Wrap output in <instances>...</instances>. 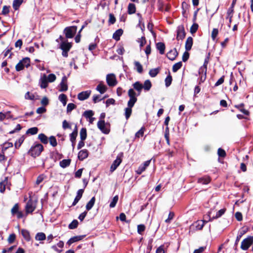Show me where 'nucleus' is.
<instances>
[{
	"mask_svg": "<svg viewBox=\"0 0 253 253\" xmlns=\"http://www.w3.org/2000/svg\"><path fill=\"white\" fill-rule=\"evenodd\" d=\"M132 86L134 89L138 92L137 95H139L142 89H143V84L139 82H136L132 84Z\"/></svg>",
	"mask_w": 253,
	"mask_h": 253,
	"instance_id": "obj_22",
	"label": "nucleus"
},
{
	"mask_svg": "<svg viewBox=\"0 0 253 253\" xmlns=\"http://www.w3.org/2000/svg\"><path fill=\"white\" fill-rule=\"evenodd\" d=\"M59 100L62 103L63 106H65L67 103V97L65 94H61L58 97Z\"/></svg>",
	"mask_w": 253,
	"mask_h": 253,
	"instance_id": "obj_43",
	"label": "nucleus"
},
{
	"mask_svg": "<svg viewBox=\"0 0 253 253\" xmlns=\"http://www.w3.org/2000/svg\"><path fill=\"white\" fill-rule=\"evenodd\" d=\"M79 222L77 220H74L69 225V228L71 229H74L77 227Z\"/></svg>",
	"mask_w": 253,
	"mask_h": 253,
	"instance_id": "obj_51",
	"label": "nucleus"
},
{
	"mask_svg": "<svg viewBox=\"0 0 253 253\" xmlns=\"http://www.w3.org/2000/svg\"><path fill=\"white\" fill-rule=\"evenodd\" d=\"M115 22L116 18L115 17L114 15L113 14L110 13L109 14V19L108 21L109 24H114L115 23Z\"/></svg>",
	"mask_w": 253,
	"mask_h": 253,
	"instance_id": "obj_62",
	"label": "nucleus"
},
{
	"mask_svg": "<svg viewBox=\"0 0 253 253\" xmlns=\"http://www.w3.org/2000/svg\"><path fill=\"white\" fill-rule=\"evenodd\" d=\"M84 237L85 235L74 236L70 238L67 242V244L70 246L72 244L82 240Z\"/></svg>",
	"mask_w": 253,
	"mask_h": 253,
	"instance_id": "obj_20",
	"label": "nucleus"
},
{
	"mask_svg": "<svg viewBox=\"0 0 253 253\" xmlns=\"http://www.w3.org/2000/svg\"><path fill=\"white\" fill-rule=\"evenodd\" d=\"M177 55L178 52L175 48L173 50H170L167 54V57L170 60H174Z\"/></svg>",
	"mask_w": 253,
	"mask_h": 253,
	"instance_id": "obj_15",
	"label": "nucleus"
},
{
	"mask_svg": "<svg viewBox=\"0 0 253 253\" xmlns=\"http://www.w3.org/2000/svg\"><path fill=\"white\" fill-rule=\"evenodd\" d=\"M123 157V153H120L117 157L116 159L114 161L113 164L110 167V171L113 172L121 164L122 162V158Z\"/></svg>",
	"mask_w": 253,
	"mask_h": 253,
	"instance_id": "obj_8",
	"label": "nucleus"
},
{
	"mask_svg": "<svg viewBox=\"0 0 253 253\" xmlns=\"http://www.w3.org/2000/svg\"><path fill=\"white\" fill-rule=\"evenodd\" d=\"M185 35L186 33L183 25L178 26L176 30V40L178 41L182 40L185 37Z\"/></svg>",
	"mask_w": 253,
	"mask_h": 253,
	"instance_id": "obj_9",
	"label": "nucleus"
},
{
	"mask_svg": "<svg viewBox=\"0 0 253 253\" xmlns=\"http://www.w3.org/2000/svg\"><path fill=\"white\" fill-rule=\"evenodd\" d=\"M84 191V189H79L77 191V195L72 203L73 206L76 205V204L78 203V202L81 199V198L82 197Z\"/></svg>",
	"mask_w": 253,
	"mask_h": 253,
	"instance_id": "obj_18",
	"label": "nucleus"
},
{
	"mask_svg": "<svg viewBox=\"0 0 253 253\" xmlns=\"http://www.w3.org/2000/svg\"><path fill=\"white\" fill-rule=\"evenodd\" d=\"M97 127L103 133L108 134L110 132V125L106 123L103 120L98 122Z\"/></svg>",
	"mask_w": 253,
	"mask_h": 253,
	"instance_id": "obj_6",
	"label": "nucleus"
},
{
	"mask_svg": "<svg viewBox=\"0 0 253 253\" xmlns=\"http://www.w3.org/2000/svg\"><path fill=\"white\" fill-rule=\"evenodd\" d=\"M77 27L75 26L67 27L64 30V33L67 39H71L74 37L77 32Z\"/></svg>",
	"mask_w": 253,
	"mask_h": 253,
	"instance_id": "obj_5",
	"label": "nucleus"
},
{
	"mask_svg": "<svg viewBox=\"0 0 253 253\" xmlns=\"http://www.w3.org/2000/svg\"><path fill=\"white\" fill-rule=\"evenodd\" d=\"M156 48L159 50L161 54H164L165 50V45L163 42H159L156 44Z\"/></svg>",
	"mask_w": 253,
	"mask_h": 253,
	"instance_id": "obj_25",
	"label": "nucleus"
},
{
	"mask_svg": "<svg viewBox=\"0 0 253 253\" xmlns=\"http://www.w3.org/2000/svg\"><path fill=\"white\" fill-rule=\"evenodd\" d=\"M72 47V44L71 43L68 42H62L60 44V48L62 50H67L69 51Z\"/></svg>",
	"mask_w": 253,
	"mask_h": 253,
	"instance_id": "obj_23",
	"label": "nucleus"
},
{
	"mask_svg": "<svg viewBox=\"0 0 253 253\" xmlns=\"http://www.w3.org/2000/svg\"><path fill=\"white\" fill-rule=\"evenodd\" d=\"M8 183V178L5 177L4 180L0 182V192L3 193L5 190V187Z\"/></svg>",
	"mask_w": 253,
	"mask_h": 253,
	"instance_id": "obj_31",
	"label": "nucleus"
},
{
	"mask_svg": "<svg viewBox=\"0 0 253 253\" xmlns=\"http://www.w3.org/2000/svg\"><path fill=\"white\" fill-rule=\"evenodd\" d=\"M106 82L110 86H114L117 84L116 76L114 74H109L107 75Z\"/></svg>",
	"mask_w": 253,
	"mask_h": 253,
	"instance_id": "obj_11",
	"label": "nucleus"
},
{
	"mask_svg": "<svg viewBox=\"0 0 253 253\" xmlns=\"http://www.w3.org/2000/svg\"><path fill=\"white\" fill-rule=\"evenodd\" d=\"M46 239L45 234L42 232L38 233L35 236V239L37 241H43Z\"/></svg>",
	"mask_w": 253,
	"mask_h": 253,
	"instance_id": "obj_40",
	"label": "nucleus"
},
{
	"mask_svg": "<svg viewBox=\"0 0 253 253\" xmlns=\"http://www.w3.org/2000/svg\"><path fill=\"white\" fill-rule=\"evenodd\" d=\"M46 78L48 82L51 83L56 80V77L54 74H50L48 75Z\"/></svg>",
	"mask_w": 253,
	"mask_h": 253,
	"instance_id": "obj_59",
	"label": "nucleus"
},
{
	"mask_svg": "<svg viewBox=\"0 0 253 253\" xmlns=\"http://www.w3.org/2000/svg\"><path fill=\"white\" fill-rule=\"evenodd\" d=\"M12 146H13V143L12 142H5L3 144L2 151H5L6 149H7L8 148H9L10 147H12Z\"/></svg>",
	"mask_w": 253,
	"mask_h": 253,
	"instance_id": "obj_55",
	"label": "nucleus"
},
{
	"mask_svg": "<svg viewBox=\"0 0 253 253\" xmlns=\"http://www.w3.org/2000/svg\"><path fill=\"white\" fill-rule=\"evenodd\" d=\"M48 81L45 75H44L42 78L41 79V87L42 88H46L48 85Z\"/></svg>",
	"mask_w": 253,
	"mask_h": 253,
	"instance_id": "obj_34",
	"label": "nucleus"
},
{
	"mask_svg": "<svg viewBox=\"0 0 253 253\" xmlns=\"http://www.w3.org/2000/svg\"><path fill=\"white\" fill-rule=\"evenodd\" d=\"M134 64L137 72L139 74H141L143 72V67L142 65L138 61H136L134 62Z\"/></svg>",
	"mask_w": 253,
	"mask_h": 253,
	"instance_id": "obj_37",
	"label": "nucleus"
},
{
	"mask_svg": "<svg viewBox=\"0 0 253 253\" xmlns=\"http://www.w3.org/2000/svg\"><path fill=\"white\" fill-rule=\"evenodd\" d=\"M172 80V77L170 74H169L166 77V78L165 79V85L167 87L169 86L171 84Z\"/></svg>",
	"mask_w": 253,
	"mask_h": 253,
	"instance_id": "obj_48",
	"label": "nucleus"
},
{
	"mask_svg": "<svg viewBox=\"0 0 253 253\" xmlns=\"http://www.w3.org/2000/svg\"><path fill=\"white\" fill-rule=\"evenodd\" d=\"M45 176L42 174L40 175L37 179L36 183L37 185H39L45 178Z\"/></svg>",
	"mask_w": 253,
	"mask_h": 253,
	"instance_id": "obj_57",
	"label": "nucleus"
},
{
	"mask_svg": "<svg viewBox=\"0 0 253 253\" xmlns=\"http://www.w3.org/2000/svg\"><path fill=\"white\" fill-rule=\"evenodd\" d=\"M94 115L92 110L85 111L84 113V116L86 118H90Z\"/></svg>",
	"mask_w": 253,
	"mask_h": 253,
	"instance_id": "obj_58",
	"label": "nucleus"
},
{
	"mask_svg": "<svg viewBox=\"0 0 253 253\" xmlns=\"http://www.w3.org/2000/svg\"><path fill=\"white\" fill-rule=\"evenodd\" d=\"M24 141V138L21 137L17 141L15 142V147L16 148H18Z\"/></svg>",
	"mask_w": 253,
	"mask_h": 253,
	"instance_id": "obj_63",
	"label": "nucleus"
},
{
	"mask_svg": "<svg viewBox=\"0 0 253 253\" xmlns=\"http://www.w3.org/2000/svg\"><path fill=\"white\" fill-rule=\"evenodd\" d=\"M88 156V151L86 149H83L81 150L78 153V159L80 161H83L86 159Z\"/></svg>",
	"mask_w": 253,
	"mask_h": 253,
	"instance_id": "obj_16",
	"label": "nucleus"
},
{
	"mask_svg": "<svg viewBox=\"0 0 253 253\" xmlns=\"http://www.w3.org/2000/svg\"><path fill=\"white\" fill-rule=\"evenodd\" d=\"M43 150V146L40 143H35L28 151V154L34 158H36L40 155L42 152Z\"/></svg>",
	"mask_w": 253,
	"mask_h": 253,
	"instance_id": "obj_1",
	"label": "nucleus"
},
{
	"mask_svg": "<svg viewBox=\"0 0 253 253\" xmlns=\"http://www.w3.org/2000/svg\"><path fill=\"white\" fill-rule=\"evenodd\" d=\"M253 244V236H248L244 239L241 245V249L244 251L247 250Z\"/></svg>",
	"mask_w": 253,
	"mask_h": 253,
	"instance_id": "obj_7",
	"label": "nucleus"
},
{
	"mask_svg": "<svg viewBox=\"0 0 253 253\" xmlns=\"http://www.w3.org/2000/svg\"><path fill=\"white\" fill-rule=\"evenodd\" d=\"M225 211H226L225 209H221L216 213V215L215 216H213L212 217H210L211 212L209 211L208 212V215L209 216V219L208 221H211L214 219H216V218L220 217L225 213Z\"/></svg>",
	"mask_w": 253,
	"mask_h": 253,
	"instance_id": "obj_14",
	"label": "nucleus"
},
{
	"mask_svg": "<svg viewBox=\"0 0 253 253\" xmlns=\"http://www.w3.org/2000/svg\"><path fill=\"white\" fill-rule=\"evenodd\" d=\"M209 57L208 56L207 57L204 61V63L203 66H202L199 70V73L200 74H203V73H205V75H206L207 70V65L209 63Z\"/></svg>",
	"mask_w": 253,
	"mask_h": 253,
	"instance_id": "obj_17",
	"label": "nucleus"
},
{
	"mask_svg": "<svg viewBox=\"0 0 253 253\" xmlns=\"http://www.w3.org/2000/svg\"><path fill=\"white\" fill-rule=\"evenodd\" d=\"M234 13V9L232 8H229L227 12L226 19L229 20L228 27H230L231 23L232 22V19Z\"/></svg>",
	"mask_w": 253,
	"mask_h": 253,
	"instance_id": "obj_21",
	"label": "nucleus"
},
{
	"mask_svg": "<svg viewBox=\"0 0 253 253\" xmlns=\"http://www.w3.org/2000/svg\"><path fill=\"white\" fill-rule=\"evenodd\" d=\"M165 138L166 139L167 143L169 145L170 141H169V128L168 126L166 128L165 133Z\"/></svg>",
	"mask_w": 253,
	"mask_h": 253,
	"instance_id": "obj_53",
	"label": "nucleus"
},
{
	"mask_svg": "<svg viewBox=\"0 0 253 253\" xmlns=\"http://www.w3.org/2000/svg\"><path fill=\"white\" fill-rule=\"evenodd\" d=\"M136 12V7L133 3H129L127 7V12L129 14L135 13Z\"/></svg>",
	"mask_w": 253,
	"mask_h": 253,
	"instance_id": "obj_32",
	"label": "nucleus"
},
{
	"mask_svg": "<svg viewBox=\"0 0 253 253\" xmlns=\"http://www.w3.org/2000/svg\"><path fill=\"white\" fill-rule=\"evenodd\" d=\"M30 65V58L28 57H25L19 62V63L16 65L15 69L17 71H20L22 70L25 67L28 68Z\"/></svg>",
	"mask_w": 253,
	"mask_h": 253,
	"instance_id": "obj_4",
	"label": "nucleus"
},
{
	"mask_svg": "<svg viewBox=\"0 0 253 253\" xmlns=\"http://www.w3.org/2000/svg\"><path fill=\"white\" fill-rule=\"evenodd\" d=\"M152 87V84L150 80H146L144 83V84L143 85V88L145 91H149Z\"/></svg>",
	"mask_w": 253,
	"mask_h": 253,
	"instance_id": "obj_38",
	"label": "nucleus"
},
{
	"mask_svg": "<svg viewBox=\"0 0 253 253\" xmlns=\"http://www.w3.org/2000/svg\"><path fill=\"white\" fill-rule=\"evenodd\" d=\"M146 168H145L143 164L140 165L138 169H137L136 173L138 174H140L142 173V172H143L145 169Z\"/></svg>",
	"mask_w": 253,
	"mask_h": 253,
	"instance_id": "obj_64",
	"label": "nucleus"
},
{
	"mask_svg": "<svg viewBox=\"0 0 253 253\" xmlns=\"http://www.w3.org/2000/svg\"><path fill=\"white\" fill-rule=\"evenodd\" d=\"M38 138L42 143L46 144L48 142V137L43 133H40L38 135Z\"/></svg>",
	"mask_w": 253,
	"mask_h": 253,
	"instance_id": "obj_27",
	"label": "nucleus"
},
{
	"mask_svg": "<svg viewBox=\"0 0 253 253\" xmlns=\"http://www.w3.org/2000/svg\"><path fill=\"white\" fill-rule=\"evenodd\" d=\"M211 179L209 176H204L198 179V183L202 184H207L210 183Z\"/></svg>",
	"mask_w": 253,
	"mask_h": 253,
	"instance_id": "obj_30",
	"label": "nucleus"
},
{
	"mask_svg": "<svg viewBox=\"0 0 253 253\" xmlns=\"http://www.w3.org/2000/svg\"><path fill=\"white\" fill-rule=\"evenodd\" d=\"M95 197H93L90 200V201L87 203V204L85 206L86 210L87 211L90 210L93 207V206L95 204Z\"/></svg>",
	"mask_w": 253,
	"mask_h": 253,
	"instance_id": "obj_26",
	"label": "nucleus"
},
{
	"mask_svg": "<svg viewBox=\"0 0 253 253\" xmlns=\"http://www.w3.org/2000/svg\"><path fill=\"white\" fill-rule=\"evenodd\" d=\"M91 92V90L82 91L78 94V99L81 101L84 100L89 97Z\"/></svg>",
	"mask_w": 253,
	"mask_h": 253,
	"instance_id": "obj_13",
	"label": "nucleus"
},
{
	"mask_svg": "<svg viewBox=\"0 0 253 253\" xmlns=\"http://www.w3.org/2000/svg\"><path fill=\"white\" fill-rule=\"evenodd\" d=\"M23 0H14L13 2V7L15 10H17L20 5L22 3Z\"/></svg>",
	"mask_w": 253,
	"mask_h": 253,
	"instance_id": "obj_42",
	"label": "nucleus"
},
{
	"mask_svg": "<svg viewBox=\"0 0 253 253\" xmlns=\"http://www.w3.org/2000/svg\"><path fill=\"white\" fill-rule=\"evenodd\" d=\"M145 226L144 224H139L137 226V232L139 234L142 235L145 230Z\"/></svg>",
	"mask_w": 253,
	"mask_h": 253,
	"instance_id": "obj_52",
	"label": "nucleus"
},
{
	"mask_svg": "<svg viewBox=\"0 0 253 253\" xmlns=\"http://www.w3.org/2000/svg\"><path fill=\"white\" fill-rule=\"evenodd\" d=\"M174 216V213L173 212H170L169 213L168 218L165 220L166 223H169L171 222V220L173 219Z\"/></svg>",
	"mask_w": 253,
	"mask_h": 253,
	"instance_id": "obj_61",
	"label": "nucleus"
},
{
	"mask_svg": "<svg viewBox=\"0 0 253 253\" xmlns=\"http://www.w3.org/2000/svg\"><path fill=\"white\" fill-rule=\"evenodd\" d=\"M218 34V30L216 28H214L211 32V38L213 40H214L215 38H216L217 35Z\"/></svg>",
	"mask_w": 253,
	"mask_h": 253,
	"instance_id": "obj_60",
	"label": "nucleus"
},
{
	"mask_svg": "<svg viewBox=\"0 0 253 253\" xmlns=\"http://www.w3.org/2000/svg\"><path fill=\"white\" fill-rule=\"evenodd\" d=\"M118 200H119V197L118 195H116L115 197H114L112 201H111V202L110 204V205H109L110 207L111 208L115 207L118 201Z\"/></svg>",
	"mask_w": 253,
	"mask_h": 253,
	"instance_id": "obj_47",
	"label": "nucleus"
},
{
	"mask_svg": "<svg viewBox=\"0 0 253 253\" xmlns=\"http://www.w3.org/2000/svg\"><path fill=\"white\" fill-rule=\"evenodd\" d=\"M145 128L142 127L135 134V138H138L142 137L144 134Z\"/></svg>",
	"mask_w": 253,
	"mask_h": 253,
	"instance_id": "obj_46",
	"label": "nucleus"
},
{
	"mask_svg": "<svg viewBox=\"0 0 253 253\" xmlns=\"http://www.w3.org/2000/svg\"><path fill=\"white\" fill-rule=\"evenodd\" d=\"M198 27H199V26H198V24H197L196 23H193V24L191 26V27L190 28V33L192 34L195 33L197 32V31L198 30Z\"/></svg>",
	"mask_w": 253,
	"mask_h": 253,
	"instance_id": "obj_50",
	"label": "nucleus"
},
{
	"mask_svg": "<svg viewBox=\"0 0 253 253\" xmlns=\"http://www.w3.org/2000/svg\"><path fill=\"white\" fill-rule=\"evenodd\" d=\"M19 209V204L18 203L15 204L11 210V213L12 216H14L16 214L17 218L20 219L22 218L24 215L23 212L20 211Z\"/></svg>",
	"mask_w": 253,
	"mask_h": 253,
	"instance_id": "obj_10",
	"label": "nucleus"
},
{
	"mask_svg": "<svg viewBox=\"0 0 253 253\" xmlns=\"http://www.w3.org/2000/svg\"><path fill=\"white\" fill-rule=\"evenodd\" d=\"M21 234L24 238L27 241H29L31 239L30 234L29 232L25 229L21 230Z\"/></svg>",
	"mask_w": 253,
	"mask_h": 253,
	"instance_id": "obj_36",
	"label": "nucleus"
},
{
	"mask_svg": "<svg viewBox=\"0 0 253 253\" xmlns=\"http://www.w3.org/2000/svg\"><path fill=\"white\" fill-rule=\"evenodd\" d=\"M59 91H66L68 90L67 78L65 76L62 77L61 82L59 84Z\"/></svg>",
	"mask_w": 253,
	"mask_h": 253,
	"instance_id": "obj_12",
	"label": "nucleus"
},
{
	"mask_svg": "<svg viewBox=\"0 0 253 253\" xmlns=\"http://www.w3.org/2000/svg\"><path fill=\"white\" fill-rule=\"evenodd\" d=\"M107 86L102 83H100L96 87V90L98 91L101 94H103L107 90Z\"/></svg>",
	"mask_w": 253,
	"mask_h": 253,
	"instance_id": "obj_28",
	"label": "nucleus"
},
{
	"mask_svg": "<svg viewBox=\"0 0 253 253\" xmlns=\"http://www.w3.org/2000/svg\"><path fill=\"white\" fill-rule=\"evenodd\" d=\"M160 69L159 68L151 69L149 72V75L152 78L155 77L159 73Z\"/></svg>",
	"mask_w": 253,
	"mask_h": 253,
	"instance_id": "obj_39",
	"label": "nucleus"
},
{
	"mask_svg": "<svg viewBox=\"0 0 253 253\" xmlns=\"http://www.w3.org/2000/svg\"><path fill=\"white\" fill-rule=\"evenodd\" d=\"M131 107H128L125 109V117L127 120L130 116L132 113Z\"/></svg>",
	"mask_w": 253,
	"mask_h": 253,
	"instance_id": "obj_49",
	"label": "nucleus"
},
{
	"mask_svg": "<svg viewBox=\"0 0 253 253\" xmlns=\"http://www.w3.org/2000/svg\"><path fill=\"white\" fill-rule=\"evenodd\" d=\"M128 95L129 97V100L127 102V106L132 108L137 100V94L133 89L130 88L128 91Z\"/></svg>",
	"mask_w": 253,
	"mask_h": 253,
	"instance_id": "obj_2",
	"label": "nucleus"
},
{
	"mask_svg": "<svg viewBox=\"0 0 253 253\" xmlns=\"http://www.w3.org/2000/svg\"><path fill=\"white\" fill-rule=\"evenodd\" d=\"M182 65V63L181 62H178L175 64H174L172 66V71L173 72H177Z\"/></svg>",
	"mask_w": 253,
	"mask_h": 253,
	"instance_id": "obj_45",
	"label": "nucleus"
},
{
	"mask_svg": "<svg viewBox=\"0 0 253 253\" xmlns=\"http://www.w3.org/2000/svg\"><path fill=\"white\" fill-rule=\"evenodd\" d=\"M70 159H64L60 162V166L62 168H65L70 165Z\"/></svg>",
	"mask_w": 253,
	"mask_h": 253,
	"instance_id": "obj_35",
	"label": "nucleus"
},
{
	"mask_svg": "<svg viewBox=\"0 0 253 253\" xmlns=\"http://www.w3.org/2000/svg\"><path fill=\"white\" fill-rule=\"evenodd\" d=\"M76 106L74 103H69L67 107V112L70 113L73 110L75 109Z\"/></svg>",
	"mask_w": 253,
	"mask_h": 253,
	"instance_id": "obj_56",
	"label": "nucleus"
},
{
	"mask_svg": "<svg viewBox=\"0 0 253 253\" xmlns=\"http://www.w3.org/2000/svg\"><path fill=\"white\" fill-rule=\"evenodd\" d=\"M244 107V103H241L239 105H236L235 106V107L239 110L240 111L242 112L244 114L249 116L250 115V112L248 110H247L243 108Z\"/></svg>",
	"mask_w": 253,
	"mask_h": 253,
	"instance_id": "obj_24",
	"label": "nucleus"
},
{
	"mask_svg": "<svg viewBox=\"0 0 253 253\" xmlns=\"http://www.w3.org/2000/svg\"><path fill=\"white\" fill-rule=\"evenodd\" d=\"M80 135L81 139L82 140H84L86 138L87 134L86 129L85 128L83 127L81 129Z\"/></svg>",
	"mask_w": 253,
	"mask_h": 253,
	"instance_id": "obj_41",
	"label": "nucleus"
},
{
	"mask_svg": "<svg viewBox=\"0 0 253 253\" xmlns=\"http://www.w3.org/2000/svg\"><path fill=\"white\" fill-rule=\"evenodd\" d=\"M208 221L206 220H199L196 223V228L197 230H201L203 229L205 225V223H207Z\"/></svg>",
	"mask_w": 253,
	"mask_h": 253,
	"instance_id": "obj_33",
	"label": "nucleus"
},
{
	"mask_svg": "<svg viewBox=\"0 0 253 253\" xmlns=\"http://www.w3.org/2000/svg\"><path fill=\"white\" fill-rule=\"evenodd\" d=\"M123 31L122 29H118L113 34V38L116 41H119L120 40V37L123 34Z\"/></svg>",
	"mask_w": 253,
	"mask_h": 253,
	"instance_id": "obj_29",
	"label": "nucleus"
},
{
	"mask_svg": "<svg viewBox=\"0 0 253 253\" xmlns=\"http://www.w3.org/2000/svg\"><path fill=\"white\" fill-rule=\"evenodd\" d=\"M38 128L37 127H31L30 128H29L27 130V134H30L31 135H34L38 133Z\"/></svg>",
	"mask_w": 253,
	"mask_h": 253,
	"instance_id": "obj_44",
	"label": "nucleus"
},
{
	"mask_svg": "<svg viewBox=\"0 0 253 253\" xmlns=\"http://www.w3.org/2000/svg\"><path fill=\"white\" fill-rule=\"evenodd\" d=\"M49 143L53 147H55L57 144V141L54 136H51L49 138Z\"/></svg>",
	"mask_w": 253,
	"mask_h": 253,
	"instance_id": "obj_54",
	"label": "nucleus"
},
{
	"mask_svg": "<svg viewBox=\"0 0 253 253\" xmlns=\"http://www.w3.org/2000/svg\"><path fill=\"white\" fill-rule=\"evenodd\" d=\"M193 38L191 37L187 38L185 45V48L186 51H189L191 50L193 45Z\"/></svg>",
	"mask_w": 253,
	"mask_h": 253,
	"instance_id": "obj_19",
	"label": "nucleus"
},
{
	"mask_svg": "<svg viewBox=\"0 0 253 253\" xmlns=\"http://www.w3.org/2000/svg\"><path fill=\"white\" fill-rule=\"evenodd\" d=\"M37 207V202L30 199L25 207V212L26 215L32 213L36 209Z\"/></svg>",
	"mask_w": 253,
	"mask_h": 253,
	"instance_id": "obj_3",
	"label": "nucleus"
}]
</instances>
